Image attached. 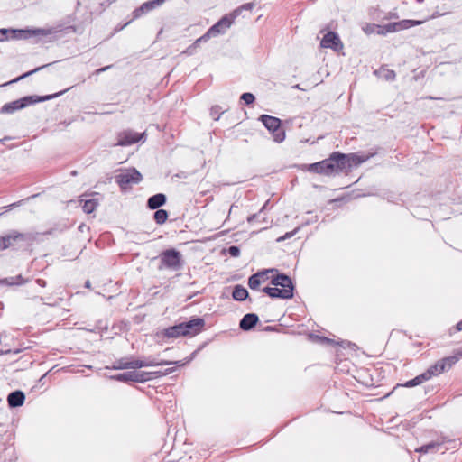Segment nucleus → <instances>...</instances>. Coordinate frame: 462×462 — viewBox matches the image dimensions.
<instances>
[{
  "instance_id": "26",
  "label": "nucleus",
  "mask_w": 462,
  "mask_h": 462,
  "mask_svg": "<svg viewBox=\"0 0 462 462\" xmlns=\"http://www.w3.org/2000/svg\"><path fill=\"white\" fill-rule=\"evenodd\" d=\"M232 296L235 300L243 301L248 298L249 294L245 287L237 284L234 287Z\"/></svg>"
},
{
  "instance_id": "8",
  "label": "nucleus",
  "mask_w": 462,
  "mask_h": 462,
  "mask_svg": "<svg viewBox=\"0 0 462 462\" xmlns=\"http://www.w3.org/2000/svg\"><path fill=\"white\" fill-rule=\"evenodd\" d=\"M161 265L159 269L162 267L178 271L182 267L181 254L175 249H168L163 251L160 255Z\"/></svg>"
},
{
  "instance_id": "14",
  "label": "nucleus",
  "mask_w": 462,
  "mask_h": 462,
  "mask_svg": "<svg viewBox=\"0 0 462 462\" xmlns=\"http://www.w3.org/2000/svg\"><path fill=\"white\" fill-rule=\"evenodd\" d=\"M320 46L326 49H332L335 51H339L344 47L337 33L331 31L324 34L320 42Z\"/></svg>"
},
{
  "instance_id": "21",
  "label": "nucleus",
  "mask_w": 462,
  "mask_h": 462,
  "mask_svg": "<svg viewBox=\"0 0 462 462\" xmlns=\"http://www.w3.org/2000/svg\"><path fill=\"white\" fill-rule=\"evenodd\" d=\"M447 439L446 438H441L440 439H438L436 441H431L428 444L422 445L421 447H419L415 449V452L418 453H434L437 452L439 448L446 443Z\"/></svg>"
},
{
  "instance_id": "40",
  "label": "nucleus",
  "mask_w": 462,
  "mask_h": 462,
  "mask_svg": "<svg viewBox=\"0 0 462 462\" xmlns=\"http://www.w3.org/2000/svg\"><path fill=\"white\" fill-rule=\"evenodd\" d=\"M274 271H276V270L275 269H265V270H263L262 272L264 273V275L260 277V280H262V283H263L264 282H266L268 280V273L270 272H274Z\"/></svg>"
},
{
  "instance_id": "39",
  "label": "nucleus",
  "mask_w": 462,
  "mask_h": 462,
  "mask_svg": "<svg viewBox=\"0 0 462 462\" xmlns=\"http://www.w3.org/2000/svg\"><path fill=\"white\" fill-rule=\"evenodd\" d=\"M0 284L16 285V282L14 281V277H9V278H5V279H0Z\"/></svg>"
},
{
  "instance_id": "37",
  "label": "nucleus",
  "mask_w": 462,
  "mask_h": 462,
  "mask_svg": "<svg viewBox=\"0 0 462 462\" xmlns=\"http://www.w3.org/2000/svg\"><path fill=\"white\" fill-rule=\"evenodd\" d=\"M226 251L232 257H238L240 255V248L236 245L229 246Z\"/></svg>"
},
{
  "instance_id": "1",
  "label": "nucleus",
  "mask_w": 462,
  "mask_h": 462,
  "mask_svg": "<svg viewBox=\"0 0 462 462\" xmlns=\"http://www.w3.org/2000/svg\"><path fill=\"white\" fill-rule=\"evenodd\" d=\"M346 157L339 152H332L328 158L310 164L304 165V168L312 173L327 176L337 175L346 171Z\"/></svg>"
},
{
  "instance_id": "13",
  "label": "nucleus",
  "mask_w": 462,
  "mask_h": 462,
  "mask_svg": "<svg viewBox=\"0 0 462 462\" xmlns=\"http://www.w3.org/2000/svg\"><path fill=\"white\" fill-rule=\"evenodd\" d=\"M184 337H193L200 333L205 326L202 318H195L189 321L181 322Z\"/></svg>"
},
{
  "instance_id": "35",
  "label": "nucleus",
  "mask_w": 462,
  "mask_h": 462,
  "mask_svg": "<svg viewBox=\"0 0 462 462\" xmlns=\"http://www.w3.org/2000/svg\"><path fill=\"white\" fill-rule=\"evenodd\" d=\"M241 100H243L246 105H250L252 103H254V96L252 94V93H244L242 94L241 96Z\"/></svg>"
},
{
  "instance_id": "7",
  "label": "nucleus",
  "mask_w": 462,
  "mask_h": 462,
  "mask_svg": "<svg viewBox=\"0 0 462 462\" xmlns=\"http://www.w3.org/2000/svg\"><path fill=\"white\" fill-rule=\"evenodd\" d=\"M142 180V174L135 168L122 171L116 175V181L122 190H126L129 185L138 184Z\"/></svg>"
},
{
  "instance_id": "42",
  "label": "nucleus",
  "mask_w": 462,
  "mask_h": 462,
  "mask_svg": "<svg viewBox=\"0 0 462 462\" xmlns=\"http://www.w3.org/2000/svg\"><path fill=\"white\" fill-rule=\"evenodd\" d=\"M196 51V48L191 44L185 51L181 52V54L192 55Z\"/></svg>"
},
{
  "instance_id": "18",
  "label": "nucleus",
  "mask_w": 462,
  "mask_h": 462,
  "mask_svg": "<svg viewBox=\"0 0 462 462\" xmlns=\"http://www.w3.org/2000/svg\"><path fill=\"white\" fill-rule=\"evenodd\" d=\"M263 292L267 294L271 298H279V299H291L293 297V292L290 290H280V288L274 287H264L262 290Z\"/></svg>"
},
{
  "instance_id": "47",
  "label": "nucleus",
  "mask_w": 462,
  "mask_h": 462,
  "mask_svg": "<svg viewBox=\"0 0 462 462\" xmlns=\"http://www.w3.org/2000/svg\"><path fill=\"white\" fill-rule=\"evenodd\" d=\"M257 217V215L256 214H254V215H251L247 217V222L248 223H252L253 221H254V219Z\"/></svg>"
},
{
  "instance_id": "32",
  "label": "nucleus",
  "mask_w": 462,
  "mask_h": 462,
  "mask_svg": "<svg viewBox=\"0 0 462 462\" xmlns=\"http://www.w3.org/2000/svg\"><path fill=\"white\" fill-rule=\"evenodd\" d=\"M254 7V3H246L243 5H241L240 7L236 8L231 14V16L235 19L236 16H238L240 14V13L243 11V10H252L253 8Z\"/></svg>"
},
{
  "instance_id": "29",
  "label": "nucleus",
  "mask_w": 462,
  "mask_h": 462,
  "mask_svg": "<svg viewBox=\"0 0 462 462\" xmlns=\"http://www.w3.org/2000/svg\"><path fill=\"white\" fill-rule=\"evenodd\" d=\"M97 205H98V202L97 199H87L84 201L82 208L85 213L90 214L95 211Z\"/></svg>"
},
{
  "instance_id": "28",
  "label": "nucleus",
  "mask_w": 462,
  "mask_h": 462,
  "mask_svg": "<svg viewBox=\"0 0 462 462\" xmlns=\"http://www.w3.org/2000/svg\"><path fill=\"white\" fill-rule=\"evenodd\" d=\"M168 217L167 210L159 208L154 212L153 219L158 225H162L167 221Z\"/></svg>"
},
{
  "instance_id": "44",
  "label": "nucleus",
  "mask_w": 462,
  "mask_h": 462,
  "mask_svg": "<svg viewBox=\"0 0 462 462\" xmlns=\"http://www.w3.org/2000/svg\"><path fill=\"white\" fill-rule=\"evenodd\" d=\"M295 232H296V230H295V231H293V232H288V233H286L283 236L279 237V238L277 239V241H283V240H285L286 238H290V237H291V236H293V234H294Z\"/></svg>"
},
{
  "instance_id": "33",
  "label": "nucleus",
  "mask_w": 462,
  "mask_h": 462,
  "mask_svg": "<svg viewBox=\"0 0 462 462\" xmlns=\"http://www.w3.org/2000/svg\"><path fill=\"white\" fill-rule=\"evenodd\" d=\"M46 66H47V65H43V66L38 67V68H36V69H32V70H31V71H28V72H26V73L23 74L22 76H20V77H18V78H16V79H13V80H11V81H9V82H7V83L4 84V86H5V85H9V84H12V83L18 82L19 80H21V79H24V78H26V77H28V76H30V75H32V74H33V73L37 72L38 70H40V69H42L45 68Z\"/></svg>"
},
{
  "instance_id": "12",
  "label": "nucleus",
  "mask_w": 462,
  "mask_h": 462,
  "mask_svg": "<svg viewBox=\"0 0 462 462\" xmlns=\"http://www.w3.org/2000/svg\"><path fill=\"white\" fill-rule=\"evenodd\" d=\"M176 364L179 365H183L185 363H182L181 361H176V362H170V361H157L155 358L152 357H147L145 359H134L131 361V369H137V368H143V367H148V366H158V365H167Z\"/></svg>"
},
{
  "instance_id": "24",
  "label": "nucleus",
  "mask_w": 462,
  "mask_h": 462,
  "mask_svg": "<svg viewBox=\"0 0 462 462\" xmlns=\"http://www.w3.org/2000/svg\"><path fill=\"white\" fill-rule=\"evenodd\" d=\"M163 337L177 338L180 336L184 337L183 328L181 323L169 327L161 332Z\"/></svg>"
},
{
  "instance_id": "16",
  "label": "nucleus",
  "mask_w": 462,
  "mask_h": 462,
  "mask_svg": "<svg viewBox=\"0 0 462 462\" xmlns=\"http://www.w3.org/2000/svg\"><path fill=\"white\" fill-rule=\"evenodd\" d=\"M165 0H151L143 3L140 7L136 8L133 12V19H137L141 17L143 14L155 9L163 4Z\"/></svg>"
},
{
  "instance_id": "27",
  "label": "nucleus",
  "mask_w": 462,
  "mask_h": 462,
  "mask_svg": "<svg viewBox=\"0 0 462 462\" xmlns=\"http://www.w3.org/2000/svg\"><path fill=\"white\" fill-rule=\"evenodd\" d=\"M264 275L263 272H257L256 273L251 275L248 279V286L251 290H257L260 284H262V280L260 277Z\"/></svg>"
},
{
  "instance_id": "34",
  "label": "nucleus",
  "mask_w": 462,
  "mask_h": 462,
  "mask_svg": "<svg viewBox=\"0 0 462 462\" xmlns=\"http://www.w3.org/2000/svg\"><path fill=\"white\" fill-rule=\"evenodd\" d=\"M382 76L388 81H392L395 79V72L392 69H383L381 70Z\"/></svg>"
},
{
  "instance_id": "51",
  "label": "nucleus",
  "mask_w": 462,
  "mask_h": 462,
  "mask_svg": "<svg viewBox=\"0 0 462 462\" xmlns=\"http://www.w3.org/2000/svg\"><path fill=\"white\" fill-rule=\"evenodd\" d=\"M70 88H73V86H70V88H67V89L63 90L64 92H63L62 94H64L65 92H67V91H68L69 89H70Z\"/></svg>"
},
{
  "instance_id": "22",
  "label": "nucleus",
  "mask_w": 462,
  "mask_h": 462,
  "mask_svg": "<svg viewBox=\"0 0 462 462\" xmlns=\"http://www.w3.org/2000/svg\"><path fill=\"white\" fill-rule=\"evenodd\" d=\"M25 400V395L23 392L20 390L14 391L10 393L7 396L8 405L12 408L20 407L23 404Z\"/></svg>"
},
{
  "instance_id": "11",
  "label": "nucleus",
  "mask_w": 462,
  "mask_h": 462,
  "mask_svg": "<svg viewBox=\"0 0 462 462\" xmlns=\"http://www.w3.org/2000/svg\"><path fill=\"white\" fill-rule=\"evenodd\" d=\"M422 23L423 21L420 20H402L399 22L390 23L382 26L381 35H386L387 33L406 30L412 26L420 25Z\"/></svg>"
},
{
  "instance_id": "23",
  "label": "nucleus",
  "mask_w": 462,
  "mask_h": 462,
  "mask_svg": "<svg viewBox=\"0 0 462 462\" xmlns=\"http://www.w3.org/2000/svg\"><path fill=\"white\" fill-rule=\"evenodd\" d=\"M167 201V198L163 193H157L150 197L147 200V207L150 209H159Z\"/></svg>"
},
{
  "instance_id": "48",
  "label": "nucleus",
  "mask_w": 462,
  "mask_h": 462,
  "mask_svg": "<svg viewBox=\"0 0 462 462\" xmlns=\"http://www.w3.org/2000/svg\"><path fill=\"white\" fill-rule=\"evenodd\" d=\"M457 331H462V320L456 325Z\"/></svg>"
},
{
  "instance_id": "30",
  "label": "nucleus",
  "mask_w": 462,
  "mask_h": 462,
  "mask_svg": "<svg viewBox=\"0 0 462 462\" xmlns=\"http://www.w3.org/2000/svg\"><path fill=\"white\" fill-rule=\"evenodd\" d=\"M113 368L116 370L131 369V361L126 358H120L116 362Z\"/></svg>"
},
{
  "instance_id": "5",
  "label": "nucleus",
  "mask_w": 462,
  "mask_h": 462,
  "mask_svg": "<svg viewBox=\"0 0 462 462\" xmlns=\"http://www.w3.org/2000/svg\"><path fill=\"white\" fill-rule=\"evenodd\" d=\"M7 248L19 249L22 246L29 245L36 240V235L33 233H21L12 230L5 235Z\"/></svg>"
},
{
  "instance_id": "41",
  "label": "nucleus",
  "mask_w": 462,
  "mask_h": 462,
  "mask_svg": "<svg viewBox=\"0 0 462 462\" xmlns=\"http://www.w3.org/2000/svg\"><path fill=\"white\" fill-rule=\"evenodd\" d=\"M14 281L16 282V285H22L28 282V280L24 279L22 275L14 276Z\"/></svg>"
},
{
  "instance_id": "19",
  "label": "nucleus",
  "mask_w": 462,
  "mask_h": 462,
  "mask_svg": "<svg viewBox=\"0 0 462 462\" xmlns=\"http://www.w3.org/2000/svg\"><path fill=\"white\" fill-rule=\"evenodd\" d=\"M344 156L346 158V171H349L352 167H356L360 165L361 163L366 162L372 154L369 155H359L357 153H350V154H345Z\"/></svg>"
},
{
  "instance_id": "45",
  "label": "nucleus",
  "mask_w": 462,
  "mask_h": 462,
  "mask_svg": "<svg viewBox=\"0 0 462 462\" xmlns=\"http://www.w3.org/2000/svg\"><path fill=\"white\" fill-rule=\"evenodd\" d=\"M7 249L5 236L0 237V250Z\"/></svg>"
},
{
  "instance_id": "2",
  "label": "nucleus",
  "mask_w": 462,
  "mask_h": 462,
  "mask_svg": "<svg viewBox=\"0 0 462 462\" xmlns=\"http://www.w3.org/2000/svg\"><path fill=\"white\" fill-rule=\"evenodd\" d=\"M52 32L51 29H0V42L8 39L27 40L32 37H44Z\"/></svg>"
},
{
  "instance_id": "10",
  "label": "nucleus",
  "mask_w": 462,
  "mask_h": 462,
  "mask_svg": "<svg viewBox=\"0 0 462 462\" xmlns=\"http://www.w3.org/2000/svg\"><path fill=\"white\" fill-rule=\"evenodd\" d=\"M145 133L138 134L131 129L124 130L117 134L116 146H129L139 141H144Z\"/></svg>"
},
{
  "instance_id": "20",
  "label": "nucleus",
  "mask_w": 462,
  "mask_h": 462,
  "mask_svg": "<svg viewBox=\"0 0 462 462\" xmlns=\"http://www.w3.org/2000/svg\"><path fill=\"white\" fill-rule=\"evenodd\" d=\"M258 321L259 318L256 314L247 313L241 319L239 322V328L243 331H249L256 326Z\"/></svg>"
},
{
  "instance_id": "4",
  "label": "nucleus",
  "mask_w": 462,
  "mask_h": 462,
  "mask_svg": "<svg viewBox=\"0 0 462 462\" xmlns=\"http://www.w3.org/2000/svg\"><path fill=\"white\" fill-rule=\"evenodd\" d=\"M175 371V368H168L164 372L157 371V372H137V371H130L122 374H118L111 376L112 379L119 381V382H135V383H144L151 380L152 377H159L161 375L170 374Z\"/></svg>"
},
{
  "instance_id": "43",
  "label": "nucleus",
  "mask_w": 462,
  "mask_h": 462,
  "mask_svg": "<svg viewBox=\"0 0 462 462\" xmlns=\"http://www.w3.org/2000/svg\"><path fill=\"white\" fill-rule=\"evenodd\" d=\"M112 67V65H108V66H106V67H103V68H100V69H97L94 71V74L95 75H99L101 74L102 72H105L106 70H108L110 68Z\"/></svg>"
},
{
  "instance_id": "25",
  "label": "nucleus",
  "mask_w": 462,
  "mask_h": 462,
  "mask_svg": "<svg viewBox=\"0 0 462 462\" xmlns=\"http://www.w3.org/2000/svg\"><path fill=\"white\" fill-rule=\"evenodd\" d=\"M430 378H431L430 374L428 373V371L426 370L424 373L419 374L418 376L414 377L413 379L407 381L403 386L414 387V386L421 384L422 383L430 380Z\"/></svg>"
},
{
  "instance_id": "53",
  "label": "nucleus",
  "mask_w": 462,
  "mask_h": 462,
  "mask_svg": "<svg viewBox=\"0 0 462 462\" xmlns=\"http://www.w3.org/2000/svg\"><path fill=\"white\" fill-rule=\"evenodd\" d=\"M4 354V351L0 350V356Z\"/></svg>"
},
{
  "instance_id": "9",
  "label": "nucleus",
  "mask_w": 462,
  "mask_h": 462,
  "mask_svg": "<svg viewBox=\"0 0 462 462\" xmlns=\"http://www.w3.org/2000/svg\"><path fill=\"white\" fill-rule=\"evenodd\" d=\"M458 357L457 356H450L439 359L434 365H430L427 371L430 374V377L439 375L444 372L448 371L457 362Z\"/></svg>"
},
{
  "instance_id": "49",
  "label": "nucleus",
  "mask_w": 462,
  "mask_h": 462,
  "mask_svg": "<svg viewBox=\"0 0 462 462\" xmlns=\"http://www.w3.org/2000/svg\"><path fill=\"white\" fill-rule=\"evenodd\" d=\"M388 18H398V15L396 13H390Z\"/></svg>"
},
{
  "instance_id": "38",
  "label": "nucleus",
  "mask_w": 462,
  "mask_h": 462,
  "mask_svg": "<svg viewBox=\"0 0 462 462\" xmlns=\"http://www.w3.org/2000/svg\"><path fill=\"white\" fill-rule=\"evenodd\" d=\"M209 39V36L207 34V32L205 34H203L201 37L198 38L193 43L192 45L197 49L201 42H206Z\"/></svg>"
},
{
  "instance_id": "17",
  "label": "nucleus",
  "mask_w": 462,
  "mask_h": 462,
  "mask_svg": "<svg viewBox=\"0 0 462 462\" xmlns=\"http://www.w3.org/2000/svg\"><path fill=\"white\" fill-rule=\"evenodd\" d=\"M271 283L276 288H278V286L282 287L280 290L291 289V292H293L294 291V286L291 279L284 273H279L275 277H273Z\"/></svg>"
},
{
  "instance_id": "3",
  "label": "nucleus",
  "mask_w": 462,
  "mask_h": 462,
  "mask_svg": "<svg viewBox=\"0 0 462 462\" xmlns=\"http://www.w3.org/2000/svg\"><path fill=\"white\" fill-rule=\"evenodd\" d=\"M63 92L64 91H60L53 95H48V96H43V97L27 96V97H22L20 99H17L15 101L5 104L1 107L0 112L3 114H12V113H14L19 109H23L30 105H32V104H35L38 102L50 100V99L55 98L57 97H60V95H62Z\"/></svg>"
},
{
  "instance_id": "50",
  "label": "nucleus",
  "mask_w": 462,
  "mask_h": 462,
  "mask_svg": "<svg viewBox=\"0 0 462 462\" xmlns=\"http://www.w3.org/2000/svg\"><path fill=\"white\" fill-rule=\"evenodd\" d=\"M85 287H87V288H90V282H89V281H87V282H85Z\"/></svg>"
},
{
  "instance_id": "36",
  "label": "nucleus",
  "mask_w": 462,
  "mask_h": 462,
  "mask_svg": "<svg viewBox=\"0 0 462 462\" xmlns=\"http://www.w3.org/2000/svg\"><path fill=\"white\" fill-rule=\"evenodd\" d=\"M224 113L219 106H215L210 110V116L215 119L218 120L220 114Z\"/></svg>"
},
{
  "instance_id": "6",
  "label": "nucleus",
  "mask_w": 462,
  "mask_h": 462,
  "mask_svg": "<svg viewBox=\"0 0 462 462\" xmlns=\"http://www.w3.org/2000/svg\"><path fill=\"white\" fill-rule=\"evenodd\" d=\"M259 120L273 134V141L276 143H282L285 139V131L281 127L282 121L274 116L268 115H262Z\"/></svg>"
},
{
  "instance_id": "15",
  "label": "nucleus",
  "mask_w": 462,
  "mask_h": 462,
  "mask_svg": "<svg viewBox=\"0 0 462 462\" xmlns=\"http://www.w3.org/2000/svg\"><path fill=\"white\" fill-rule=\"evenodd\" d=\"M233 22L234 18L231 16V14L225 15L217 23L208 29L207 34L209 36V38L223 34L231 26Z\"/></svg>"
},
{
  "instance_id": "52",
  "label": "nucleus",
  "mask_w": 462,
  "mask_h": 462,
  "mask_svg": "<svg viewBox=\"0 0 462 462\" xmlns=\"http://www.w3.org/2000/svg\"><path fill=\"white\" fill-rule=\"evenodd\" d=\"M327 341L328 342H332V340H330L329 338H325Z\"/></svg>"
},
{
  "instance_id": "31",
  "label": "nucleus",
  "mask_w": 462,
  "mask_h": 462,
  "mask_svg": "<svg viewBox=\"0 0 462 462\" xmlns=\"http://www.w3.org/2000/svg\"><path fill=\"white\" fill-rule=\"evenodd\" d=\"M382 26L383 25H378V24H374V23L366 24V26L364 28V31L367 34L376 33V34L381 35Z\"/></svg>"
},
{
  "instance_id": "46",
  "label": "nucleus",
  "mask_w": 462,
  "mask_h": 462,
  "mask_svg": "<svg viewBox=\"0 0 462 462\" xmlns=\"http://www.w3.org/2000/svg\"><path fill=\"white\" fill-rule=\"evenodd\" d=\"M36 282L41 287H45L46 286V282L44 280H42V279H37Z\"/></svg>"
}]
</instances>
